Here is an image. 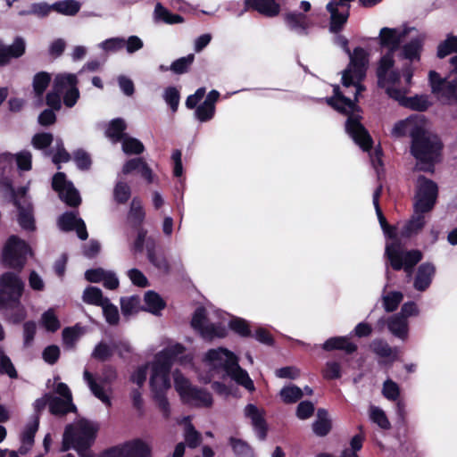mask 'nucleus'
<instances>
[{"label":"nucleus","mask_w":457,"mask_h":457,"mask_svg":"<svg viewBox=\"0 0 457 457\" xmlns=\"http://www.w3.org/2000/svg\"><path fill=\"white\" fill-rule=\"evenodd\" d=\"M363 80L359 79L356 75L350 74V70H345L342 75V85L345 87H354L353 99L345 96L340 90L339 86L336 85L333 87V96L326 97L325 101L328 106L337 112L347 115L345 121L347 134L362 151L369 152L373 146V139L367 129L361 124V116L354 114V112L361 110L357 104L359 96L366 90V87L362 84Z\"/></svg>","instance_id":"obj_1"},{"label":"nucleus","mask_w":457,"mask_h":457,"mask_svg":"<svg viewBox=\"0 0 457 457\" xmlns=\"http://www.w3.org/2000/svg\"><path fill=\"white\" fill-rule=\"evenodd\" d=\"M97 430L98 428L87 420H81L77 426L67 425L61 450L67 452L74 449L79 457H96L91 453L90 448L96 438ZM97 457H123L122 446L111 447Z\"/></svg>","instance_id":"obj_2"},{"label":"nucleus","mask_w":457,"mask_h":457,"mask_svg":"<svg viewBox=\"0 0 457 457\" xmlns=\"http://www.w3.org/2000/svg\"><path fill=\"white\" fill-rule=\"evenodd\" d=\"M411 154L422 166L420 170L432 171L441 156L444 144L436 135L426 129L424 124L419 130L412 132Z\"/></svg>","instance_id":"obj_3"},{"label":"nucleus","mask_w":457,"mask_h":457,"mask_svg":"<svg viewBox=\"0 0 457 457\" xmlns=\"http://www.w3.org/2000/svg\"><path fill=\"white\" fill-rule=\"evenodd\" d=\"M355 0H330L326 10L330 14L329 17V31L336 34L335 43L342 47V49L350 54L348 39L339 33L344 29L350 17L351 4Z\"/></svg>","instance_id":"obj_4"},{"label":"nucleus","mask_w":457,"mask_h":457,"mask_svg":"<svg viewBox=\"0 0 457 457\" xmlns=\"http://www.w3.org/2000/svg\"><path fill=\"white\" fill-rule=\"evenodd\" d=\"M385 256L391 268L399 271L403 270L411 278L415 266L422 260L423 253L419 249L404 250L400 241L386 244Z\"/></svg>","instance_id":"obj_5"},{"label":"nucleus","mask_w":457,"mask_h":457,"mask_svg":"<svg viewBox=\"0 0 457 457\" xmlns=\"http://www.w3.org/2000/svg\"><path fill=\"white\" fill-rule=\"evenodd\" d=\"M32 253L30 245L16 235H12L6 240L2 251V263L18 273L25 267L28 255Z\"/></svg>","instance_id":"obj_6"},{"label":"nucleus","mask_w":457,"mask_h":457,"mask_svg":"<svg viewBox=\"0 0 457 457\" xmlns=\"http://www.w3.org/2000/svg\"><path fill=\"white\" fill-rule=\"evenodd\" d=\"M438 197V187L432 179L420 175L417 179V187L414 195L413 212H430Z\"/></svg>","instance_id":"obj_7"},{"label":"nucleus","mask_w":457,"mask_h":457,"mask_svg":"<svg viewBox=\"0 0 457 457\" xmlns=\"http://www.w3.org/2000/svg\"><path fill=\"white\" fill-rule=\"evenodd\" d=\"M24 283L14 272L7 271L0 276V309L12 308L20 304Z\"/></svg>","instance_id":"obj_8"},{"label":"nucleus","mask_w":457,"mask_h":457,"mask_svg":"<svg viewBox=\"0 0 457 457\" xmlns=\"http://www.w3.org/2000/svg\"><path fill=\"white\" fill-rule=\"evenodd\" d=\"M78 84L79 79L74 73H60L54 79V87L63 93V104L68 108H72L79 99Z\"/></svg>","instance_id":"obj_9"},{"label":"nucleus","mask_w":457,"mask_h":457,"mask_svg":"<svg viewBox=\"0 0 457 457\" xmlns=\"http://www.w3.org/2000/svg\"><path fill=\"white\" fill-rule=\"evenodd\" d=\"M185 351V347L181 344H176L165 348L156 354L155 361L152 365V383L158 373H162L164 377V382L167 384L168 373H170L175 359Z\"/></svg>","instance_id":"obj_10"},{"label":"nucleus","mask_w":457,"mask_h":457,"mask_svg":"<svg viewBox=\"0 0 457 457\" xmlns=\"http://www.w3.org/2000/svg\"><path fill=\"white\" fill-rule=\"evenodd\" d=\"M170 375V373H168L167 384L163 381L164 377H162V373H158L156 375L154 383H152V376L150 377L149 381L153 401L165 420L170 418L171 412L170 404L167 398V391L171 386Z\"/></svg>","instance_id":"obj_11"},{"label":"nucleus","mask_w":457,"mask_h":457,"mask_svg":"<svg viewBox=\"0 0 457 457\" xmlns=\"http://www.w3.org/2000/svg\"><path fill=\"white\" fill-rule=\"evenodd\" d=\"M348 55L350 62L345 70H350V74L356 75L359 79H364L369 63L368 53L364 48L356 46Z\"/></svg>","instance_id":"obj_12"},{"label":"nucleus","mask_w":457,"mask_h":457,"mask_svg":"<svg viewBox=\"0 0 457 457\" xmlns=\"http://www.w3.org/2000/svg\"><path fill=\"white\" fill-rule=\"evenodd\" d=\"M12 204L16 206L18 210V223L23 228L27 231H34L36 229L35 225V219L33 214V206L30 203L24 201L23 203H21L16 195L14 190L12 188Z\"/></svg>","instance_id":"obj_13"},{"label":"nucleus","mask_w":457,"mask_h":457,"mask_svg":"<svg viewBox=\"0 0 457 457\" xmlns=\"http://www.w3.org/2000/svg\"><path fill=\"white\" fill-rule=\"evenodd\" d=\"M245 415L251 420L258 438L262 441L265 440L268 434V425L264 418V411L258 409L256 405L248 403L245 407Z\"/></svg>","instance_id":"obj_14"},{"label":"nucleus","mask_w":457,"mask_h":457,"mask_svg":"<svg viewBox=\"0 0 457 457\" xmlns=\"http://www.w3.org/2000/svg\"><path fill=\"white\" fill-rule=\"evenodd\" d=\"M284 21L287 27L300 36H307L312 21L303 12H288L284 13Z\"/></svg>","instance_id":"obj_15"},{"label":"nucleus","mask_w":457,"mask_h":457,"mask_svg":"<svg viewBox=\"0 0 457 457\" xmlns=\"http://www.w3.org/2000/svg\"><path fill=\"white\" fill-rule=\"evenodd\" d=\"M230 360L231 361L226 365V373L238 385L244 386L248 391H254L255 386L253 381L249 377L247 371L239 366L237 357L233 356Z\"/></svg>","instance_id":"obj_16"},{"label":"nucleus","mask_w":457,"mask_h":457,"mask_svg":"<svg viewBox=\"0 0 457 457\" xmlns=\"http://www.w3.org/2000/svg\"><path fill=\"white\" fill-rule=\"evenodd\" d=\"M244 7L245 11H256L269 18L276 17L280 12V5L276 0H245Z\"/></svg>","instance_id":"obj_17"},{"label":"nucleus","mask_w":457,"mask_h":457,"mask_svg":"<svg viewBox=\"0 0 457 457\" xmlns=\"http://www.w3.org/2000/svg\"><path fill=\"white\" fill-rule=\"evenodd\" d=\"M436 274V267L431 262L421 263L417 270L413 281V287L417 291L424 292L431 285Z\"/></svg>","instance_id":"obj_18"},{"label":"nucleus","mask_w":457,"mask_h":457,"mask_svg":"<svg viewBox=\"0 0 457 457\" xmlns=\"http://www.w3.org/2000/svg\"><path fill=\"white\" fill-rule=\"evenodd\" d=\"M26 45L22 37H15L11 46L0 44V66L6 65L11 59L19 58L25 54Z\"/></svg>","instance_id":"obj_19"},{"label":"nucleus","mask_w":457,"mask_h":457,"mask_svg":"<svg viewBox=\"0 0 457 457\" xmlns=\"http://www.w3.org/2000/svg\"><path fill=\"white\" fill-rule=\"evenodd\" d=\"M39 427V418L38 416H32L31 420L27 423L21 435V445L19 448V453L21 455H25L28 453L29 449L34 445V438L37 431Z\"/></svg>","instance_id":"obj_20"},{"label":"nucleus","mask_w":457,"mask_h":457,"mask_svg":"<svg viewBox=\"0 0 457 457\" xmlns=\"http://www.w3.org/2000/svg\"><path fill=\"white\" fill-rule=\"evenodd\" d=\"M322 349L327 352L343 351L345 354L352 355L357 351L358 346L347 337H332L323 343Z\"/></svg>","instance_id":"obj_21"},{"label":"nucleus","mask_w":457,"mask_h":457,"mask_svg":"<svg viewBox=\"0 0 457 457\" xmlns=\"http://www.w3.org/2000/svg\"><path fill=\"white\" fill-rule=\"evenodd\" d=\"M423 123L421 120H418L413 117H409L405 120L397 121L392 129V134L396 137H403L407 135L410 136L411 139L413 138L412 132L419 130L422 127Z\"/></svg>","instance_id":"obj_22"},{"label":"nucleus","mask_w":457,"mask_h":457,"mask_svg":"<svg viewBox=\"0 0 457 457\" xmlns=\"http://www.w3.org/2000/svg\"><path fill=\"white\" fill-rule=\"evenodd\" d=\"M424 212H415L411 216L401 229V237L403 238H411L418 235L426 225Z\"/></svg>","instance_id":"obj_23"},{"label":"nucleus","mask_w":457,"mask_h":457,"mask_svg":"<svg viewBox=\"0 0 457 457\" xmlns=\"http://www.w3.org/2000/svg\"><path fill=\"white\" fill-rule=\"evenodd\" d=\"M188 391V394L183 399L185 403L194 404L197 407L212 406V395L207 390L193 386Z\"/></svg>","instance_id":"obj_24"},{"label":"nucleus","mask_w":457,"mask_h":457,"mask_svg":"<svg viewBox=\"0 0 457 457\" xmlns=\"http://www.w3.org/2000/svg\"><path fill=\"white\" fill-rule=\"evenodd\" d=\"M233 356L236 355L225 348L211 349L206 353L205 360L214 368H222L226 370V365Z\"/></svg>","instance_id":"obj_25"},{"label":"nucleus","mask_w":457,"mask_h":457,"mask_svg":"<svg viewBox=\"0 0 457 457\" xmlns=\"http://www.w3.org/2000/svg\"><path fill=\"white\" fill-rule=\"evenodd\" d=\"M146 256L148 261L156 269L163 273H169L170 270V263L162 253H157L155 251V244L152 240L146 242Z\"/></svg>","instance_id":"obj_26"},{"label":"nucleus","mask_w":457,"mask_h":457,"mask_svg":"<svg viewBox=\"0 0 457 457\" xmlns=\"http://www.w3.org/2000/svg\"><path fill=\"white\" fill-rule=\"evenodd\" d=\"M402 35L397 29L383 28L379 33V44L382 47L387 48V52L395 53L401 44Z\"/></svg>","instance_id":"obj_27"},{"label":"nucleus","mask_w":457,"mask_h":457,"mask_svg":"<svg viewBox=\"0 0 457 457\" xmlns=\"http://www.w3.org/2000/svg\"><path fill=\"white\" fill-rule=\"evenodd\" d=\"M424 46V37L419 36L411 39L408 43L403 45L402 48V57L411 62L420 60L421 52Z\"/></svg>","instance_id":"obj_28"},{"label":"nucleus","mask_w":457,"mask_h":457,"mask_svg":"<svg viewBox=\"0 0 457 457\" xmlns=\"http://www.w3.org/2000/svg\"><path fill=\"white\" fill-rule=\"evenodd\" d=\"M123 457H147L150 447L142 439H134L122 445Z\"/></svg>","instance_id":"obj_29"},{"label":"nucleus","mask_w":457,"mask_h":457,"mask_svg":"<svg viewBox=\"0 0 457 457\" xmlns=\"http://www.w3.org/2000/svg\"><path fill=\"white\" fill-rule=\"evenodd\" d=\"M370 348L376 355L382 358H389L391 362L398 360V347H391L382 339L373 340L370 344Z\"/></svg>","instance_id":"obj_30"},{"label":"nucleus","mask_w":457,"mask_h":457,"mask_svg":"<svg viewBox=\"0 0 457 457\" xmlns=\"http://www.w3.org/2000/svg\"><path fill=\"white\" fill-rule=\"evenodd\" d=\"M49 411L54 416H64L69 412L77 411V407L74 405L72 401L51 395Z\"/></svg>","instance_id":"obj_31"},{"label":"nucleus","mask_w":457,"mask_h":457,"mask_svg":"<svg viewBox=\"0 0 457 457\" xmlns=\"http://www.w3.org/2000/svg\"><path fill=\"white\" fill-rule=\"evenodd\" d=\"M387 328L394 336L400 339L404 340L408 337V321L399 314H395L388 319Z\"/></svg>","instance_id":"obj_32"},{"label":"nucleus","mask_w":457,"mask_h":457,"mask_svg":"<svg viewBox=\"0 0 457 457\" xmlns=\"http://www.w3.org/2000/svg\"><path fill=\"white\" fill-rule=\"evenodd\" d=\"M154 16L156 21H162L165 24L172 25L184 22V18L181 15L172 13L160 2L155 4Z\"/></svg>","instance_id":"obj_33"},{"label":"nucleus","mask_w":457,"mask_h":457,"mask_svg":"<svg viewBox=\"0 0 457 457\" xmlns=\"http://www.w3.org/2000/svg\"><path fill=\"white\" fill-rule=\"evenodd\" d=\"M435 95L445 104H457V79L447 80Z\"/></svg>","instance_id":"obj_34"},{"label":"nucleus","mask_w":457,"mask_h":457,"mask_svg":"<svg viewBox=\"0 0 457 457\" xmlns=\"http://www.w3.org/2000/svg\"><path fill=\"white\" fill-rule=\"evenodd\" d=\"M126 129L125 120L121 118H115L109 122L105 134L113 142H120L126 137Z\"/></svg>","instance_id":"obj_35"},{"label":"nucleus","mask_w":457,"mask_h":457,"mask_svg":"<svg viewBox=\"0 0 457 457\" xmlns=\"http://www.w3.org/2000/svg\"><path fill=\"white\" fill-rule=\"evenodd\" d=\"M331 428L332 425L328 418V411L325 409H319L317 420L312 424L313 432L319 436H325L330 432Z\"/></svg>","instance_id":"obj_36"},{"label":"nucleus","mask_w":457,"mask_h":457,"mask_svg":"<svg viewBox=\"0 0 457 457\" xmlns=\"http://www.w3.org/2000/svg\"><path fill=\"white\" fill-rule=\"evenodd\" d=\"M145 218V212L142 201L138 197H134L131 201L129 219L132 222L134 228H142Z\"/></svg>","instance_id":"obj_37"},{"label":"nucleus","mask_w":457,"mask_h":457,"mask_svg":"<svg viewBox=\"0 0 457 457\" xmlns=\"http://www.w3.org/2000/svg\"><path fill=\"white\" fill-rule=\"evenodd\" d=\"M144 301L146 305V310L154 315L159 314L160 312L166 307L165 301L159 294L152 290L145 294Z\"/></svg>","instance_id":"obj_38"},{"label":"nucleus","mask_w":457,"mask_h":457,"mask_svg":"<svg viewBox=\"0 0 457 457\" xmlns=\"http://www.w3.org/2000/svg\"><path fill=\"white\" fill-rule=\"evenodd\" d=\"M395 65L394 53L386 52L380 59L377 67L376 75L378 86H381L383 79Z\"/></svg>","instance_id":"obj_39"},{"label":"nucleus","mask_w":457,"mask_h":457,"mask_svg":"<svg viewBox=\"0 0 457 457\" xmlns=\"http://www.w3.org/2000/svg\"><path fill=\"white\" fill-rule=\"evenodd\" d=\"M83 301L87 304L102 306L109 302V298L103 295V292L96 287H87L83 293Z\"/></svg>","instance_id":"obj_40"},{"label":"nucleus","mask_w":457,"mask_h":457,"mask_svg":"<svg viewBox=\"0 0 457 457\" xmlns=\"http://www.w3.org/2000/svg\"><path fill=\"white\" fill-rule=\"evenodd\" d=\"M303 396V390L296 385L285 386L279 391V397L286 404H292L298 402Z\"/></svg>","instance_id":"obj_41"},{"label":"nucleus","mask_w":457,"mask_h":457,"mask_svg":"<svg viewBox=\"0 0 457 457\" xmlns=\"http://www.w3.org/2000/svg\"><path fill=\"white\" fill-rule=\"evenodd\" d=\"M51 75L46 71H39L33 77L32 87L37 97H41L51 82Z\"/></svg>","instance_id":"obj_42"},{"label":"nucleus","mask_w":457,"mask_h":457,"mask_svg":"<svg viewBox=\"0 0 457 457\" xmlns=\"http://www.w3.org/2000/svg\"><path fill=\"white\" fill-rule=\"evenodd\" d=\"M228 444L237 457H253V449L247 442L230 436Z\"/></svg>","instance_id":"obj_43"},{"label":"nucleus","mask_w":457,"mask_h":457,"mask_svg":"<svg viewBox=\"0 0 457 457\" xmlns=\"http://www.w3.org/2000/svg\"><path fill=\"white\" fill-rule=\"evenodd\" d=\"M54 11L64 14L73 16L80 10V4L76 0H62L53 4Z\"/></svg>","instance_id":"obj_44"},{"label":"nucleus","mask_w":457,"mask_h":457,"mask_svg":"<svg viewBox=\"0 0 457 457\" xmlns=\"http://www.w3.org/2000/svg\"><path fill=\"white\" fill-rule=\"evenodd\" d=\"M195 61V54H189L187 56L180 57L174 62L170 66V71L174 74L181 75L189 71L190 67L192 66Z\"/></svg>","instance_id":"obj_45"},{"label":"nucleus","mask_w":457,"mask_h":457,"mask_svg":"<svg viewBox=\"0 0 457 457\" xmlns=\"http://www.w3.org/2000/svg\"><path fill=\"white\" fill-rule=\"evenodd\" d=\"M430 104L428 97L423 95H416L403 99V106L413 111L425 112L428 109Z\"/></svg>","instance_id":"obj_46"},{"label":"nucleus","mask_w":457,"mask_h":457,"mask_svg":"<svg viewBox=\"0 0 457 457\" xmlns=\"http://www.w3.org/2000/svg\"><path fill=\"white\" fill-rule=\"evenodd\" d=\"M457 53V36L448 35L437 46L436 55L443 59L447 55Z\"/></svg>","instance_id":"obj_47"},{"label":"nucleus","mask_w":457,"mask_h":457,"mask_svg":"<svg viewBox=\"0 0 457 457\" xmlns=\"http://www.w3.org/2000/svg\"><path fill=\"white\" fill-rule=\"evenodd\" d=\"M229 328L241 337H252L253 334L248 322L242 318H233L228 323Z\"/></svg>","instance_id":"obj_48"},{"label":"nucleus","mask_w":457,"mask_h":457,"mask_svg":"<svg viewBox=\"0 0 457 457\" xmlns=\"http://www.w3.org/2000/svg\"><path fill=\"white\" fill-rule=\"evenodd\" d=\"M60 199L64 202L68 206L76 208L81 204V197L79 191L74 187L73 184L59 195Z\"/></svg>","instance_id":"obj_49"},{"label":"nucleus","mask_w":457,"mask_h":457,"mask_svg":"<svg viewBox=\"0 0 457 457\" xmlns=\"http://www.w3.org/2000/svg\"><path fill=\"white\" fill-rule=\"evenodd\" d=\"M79 219L74 212H65L58 219V225L63 231H72L76 228Z\"/></svg>","instance_id":"obj_50"},{"label":"nucleus","mask_w":457,"mask_h":457,"mask_svg":"<svg viewBox=\"0 0 457 457\" xmlns=\"http://www.w3.org/2000/svg\"><path fill=\"white\" fill-rule=\"evenodd\" d=\"M403 299V295L400 291H392L389 292L386 295L383 297V305L387 312H395L401 302Z\"/></svg>","instance_id":"obj_51"},{"label":"nucleus","mask_w":457,"mask_h":457,"mask_svg":"<svg viewBox=\"0 0 457 457\" xmlns=\"http://www.w3.org/2000/svg\"><path fill=\"white\" fill-rule=\"evenodd\" d=\"M200 335L206 340H212L215 337L223 338L227 336V329L224 326L212 323L208 324Z\"/></svg>","instance_id":"obj_52"},{"label":"nucleus","mask_w":457,"mask_h":457,"mask_svg":"<svg viewBox=\"0 0 457 457\" xmlns=\"http://www.w3.org/2000/svg\"><path fill=\"white\" fill-rule=\"evenodd\" d=\"M122 150L127 154H140L144 152V145L137 138L125 137L122 139Z\"/></svg>","instance_id":"obj_53"},{"label":"nucleus","mask_w":457,"mask_h":457,"mask_svg":"<svg viewBox=\"0 0 457 457\" xmlns=\"http://www.w3.org/2000/svg\"><path fill=\"white\" fill-rule=\"evenodd\" d=\"M206 320V309L204 307H198L193 313L191 320V327L201 334L204 328L207 326L205 324Z\"/></svg>","instance_id":"obj_54"},{"label":"nucleus","mask_w":457,"mask_h":457,"mask_svg":"<svg viewBox=\"0 0 457 457\" xmlns=\"http://www.w3.org/2000/svg\"><path fill=\"white\" fill-rule=\"evenodd\" d=\"M113 354V349L105 342L101 341L98 343L92 353V357L99 361H105L109 360Z\"/></svg>","instance_id":"obj_55"},{"label":"nucleus","mask_w":457,"mask_h":457,"mask_svg":"<svg viewBox=\"0 0 457 457\" xmlns=\"http://www.w3.org/2000/svg\"><path fill=\"white\" fill-rule=\"evenodd\" d=\"M73 161L80 170H88L92 165L89 154L81 148L73 152Z\"/></svg>","instance_id":"obj_56"},{"label":"nucleus","mask_w":457,"mask_h":457,"mask_svg":"<svg viewBox=\"0 0 457 457\" xmlns=\"http://www.w3.org/2000/svg\"><path fill=\"white\" fill-rule=\"evenodd\" d=\"M53 141V134L49 132H40L33 136L31 139V144L36 149L44 150L49 147Z\"/></svg>","instance_id":"obj_57"},{"label":"nucleus","mask_w":457,"mask_h":457,"mask_svg":"<svg viewBox=\"0 0 457 457\" xmlns=\"http://www.w3.org/2000/svg\"><path fill=\"white\" fill-rule=\"evenodd\" d=\"M382 395L389 401H397L400 397V387L397 383L386 379L383 384Z\"/></svg>","instance_id":"obj_58"},{"label":"nucleus","mask_w":457,"mask_h":457,"mask_svg":"<svg viewBox=\"0 0 457 457\" xmlns=\"http://www.w3.org/2000/svg\"><path fill=\"white\" fill-rule=\"evenodd\" d=\"M101 307L103 308V313L106 322L111 326L117 325L120 321L118 308L110 301L108 303H104Z\"/></svg>","instance_id":"obj_59"},{"label":"nucleus","mask_w":457,"mask_h":457,"mask_svg":"<svg viewBox=\"0 0 457 457\" xmlns=\"http://www.w3.org/2000/svg\"><path fill=\"white\" fill-rule=\"evenodd\" d=\"M163 98L171 111L176 112L180 100L179 91L175 87H168L164 91Z\"/></svg>","instance_id":"obj_60"},{"label":"nucleus","mask_w":457,"mask_h":457,"mask_svg":"<svg viewBox=\"0 0 457 457\" xmlns=\"http://www.w3.org/2000/svg\"><path fill=\"white\" fill-rule=\"evenodd\" d=\"M0 373L6 374L11 378H18V372L11 359L2 350H0Z\"/></svg>","instance_id":"obj_61"},{"label":"nucleus","mask_w":457,"mask_h":457,"mask_svg":"<svg viewBox=\"0 0 457 457\" xmlns=\"http://www.w3.org/2000/svg\"><path fill=\"white\" fill-rule=\"evenodd\" d=\"M215 110V106H210L203 102L196 107L195 115L199 121L206 122L213 118Z\"/></svg>","instance_id":"obj_62"},{"label":"nucleus","mask_w":457,"mask_h":457,"mask_svg":"<svg viewBox=\"0 0 457 457\" xmlns=\"http://www.w3.org/2000/svg\"><path fill=\"white\" fill-rule=\"evenodd\" d=\"M42 322L46 329L49 332H55L61 327L57 316L52 310H48L43 313Z\"/></svg>","instance_id":"obj_63"},{"label":"nucleus","mask_w":457,"mask_h":457,"mask_svg":"<svg viewBox=\"0 0 457 457\" xmlns=\"http://www.w3.org/2000/svg\"><path fill=\"white\" fill-rule=\"evenodd\" d=\"M185 440L187 446L192 449L197 447L202 441L201 434L195 428L192 424H188L186 427Z\"/></svg>","instance_id":"obj_64"}]
</instances>
